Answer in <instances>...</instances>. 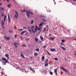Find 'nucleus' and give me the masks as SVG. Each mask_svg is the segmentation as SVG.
Listing matches in <instances>:
<instances>
[{
  "label": "nucleus",
  "mask_w": 76,
  "mask_h": 76,
  "mask_svg": "<svg viewBox=\"0 0 76 76\" xmlns=\"http://www.w3.org/2000/svg\"><path fill=\"white\" fill-rule=\"evenodd\" d=\"M30 69L31 70H32V72H34V73H35V70H34L33 69L31 68L30 67Z\"/></svg>",
  "instance_id": "obj_17"
},
{
  "label": "nucleus",
  "mask_w": 76,
  "mask_h": 76,
  "mask_svg": "<svg viewBox=\"0 0 76 76\" xmlns=\"http://www.w3.org/2000/svg\"><path fill=\"white\" fill-rule=\"evenodd\" d=\"M74 40H75V41H76V39H75Z\"/></svg>",
  "instance_id": "obj_55"
},
{
  "label": "nucleus",
  "mask_w": 76,
  "mask_h": 76,
  "mask_svg": "<svg viewBox=\"0 0 76 76\" xmlns=\"http://www.w3.org/2000/svg\"><path fill=\"white\" fill-rule=\"evenodd\" d=\"M1 48V46L0 45V48Z\"/></svg>",
  "instance_id": "obj_53"
},
{
  "label": "nucleus",
  "mask_w": 76,
  "mask_h": 76,
  "mask_svg": "<svg viewBox=\"0 0 76 76\" xmlns=\"http://www.w3.org/2000/svg\"><path fill=\"white\" fill-rule=\"evenodd\" d=\"M23 29H26V28L25 27H23Z\"/></svg>",
  "instance_id": "obj_42"
},
{
  "label": "nucleus",
  "mask_w": 76,
  "mask_h": 76,
  "mask_svg": "<svg viewBox=\"0 0 76 76\" xmlns=\"http://www.w3.org/2000/svg\"><path fill=\"white\" fill-rule=\"evenodd\" d=\"M60 47L62 48V49H63L64 50H66V48H64L63 47H62V46H60Z\"/></svg>",
  "instance_id": "obj_19"
},
{
  "label": "nucleus",
  "mask_w": 76,
  "mask_h": 76,
  "mask_svg": "<svg viewBox=\"0 0 76 76\" xmlns=\"http://www.w3.org/2000/svg\"><path fill=\"white\" fill-rule=\"evenodd\" d=\"M65 61H66V59H65Z\"/></svg>",
  "instance_id": "obj_57"
},
{
  "label": "nucleus",
  "mask_w": 76,
  "mask_h": 76,
  "mask_svg": "<svg viewBox=\"0 0 76 76\" xmlns=\"http://www.w3.org/2000/svg\"><path fill=\"white\" fill-rule=\"evenodd\" d=\"M13 44L14 45L15 47H18L19 43H17L16 42H14L13 43Z\"/></svg>",
  "instance_id": "obj_6"
},
{
  "label": "nucleus",
  "mask_w": 76,
  "mask_h": 76,
  "mask_svg": "<svg viewBox=\"0 0 76 76\" xmlns=\"http://www.w3.org/2000/svg\"><path fill=\"white\" fill-rule=\"evenodd\" d=\"M8 7H10V4L9 5H8Z\"/></svg>",
  "instance_id": "obj_32"
},
{
  "label": "nucleus",
  "mask_w": 76,
  "mask_h": 76,
  "mask_svg": "<svg viewBox=\"0 0 76 76\" xmlns=\"http://www.w3.org/2000/svg\"><path fill=\"white\" fill-rule=\"evenodd\" d=\"M0 10H4V8L1 7L0 8Z\"/></svg>",
  "instance_id": "obj_23"
},
{
  "label": "nucleus",
  "mask_w": 76,
  "mask_h": 76,
  "mask_svg": "<svg viewBox=\"0 0 76 76\" xmlns=\"http://www.w3.org/2000/svg\"><path fill=\"white\" fill-rule=\"evenodd\" d=\"M41 23H42V24L43 25H44V24H45V23H44V22H42Z\"/></svg>",
  "instance_id": "obj_39"
},
{
  "label": "nucleus",
  "mask_w": 76,
  "mask_h": 76,
  "mask_svg": "<svg viewBox=\"0 0 76 76\" xmlns=\"http://www.w3.org/2000/svg\"><path fill=\"white\" fill-rule=\"evenodd\" d=\"M73 1H76V0H72Z\"/></svg>",
  "instance_id": "obj_51"
},
{
  "label": "nucleus",
  "mask_w": 76,
  "mask_h": 76,
  "mask_svg": "<svg viewBox=\"0 0 76 76\" xmlns=\"http://www.w3.org/2000/svg\"><path fill=\"white\" fill-rule=\"evenodd\" d=\"M8 19L10 22L11 20H10V15H9V14H8Z\"/></svg>",
  "instance_id": "obj_14"
},
{
  "label": "nucleus",
  "mask_w": 76,
  "mask_h": 76,
  "mask_svg": "<svg viewBox=\"0 0 76 76\" xmlns=\"http://www.w3.org/2000/svg\"><path fill=\"white\" fill-rule=\"evenodd\" d=\"M2 23H1V26L3 28H5V27L4 26V22L3 20H1Z\"/></svg>",
  "instance_id": "obj_3"
},
{
  "label": "nucleus",
  "mask_w": 76,
  "mask_h": 76,
  "mask_svg": "<svg viewBox=\"0 0 76 76\" xmlns=\"http://www.w3.org/2000/svg\"><path fill=\"white\" fill-rule=\"evenodd\" d=\"M15 38H16V37H17V35L16 34L15 35Z\"/></svg>",
  "instance_id": "obj_44"
},
{
  "label": "nucleus",
  "mask_w": 76,
  "mask_h": 76,
  "mask_svg": "<svg viewBox=\"0 0 76 76\" xmlns=\"http://www.w3.org/2000/svg\"><path fill=\"white\" fill-rule=\"evenodd\" d=\"M28 29L29 31L30 32V34H32V31H31V30L30 29V27H29V26H28Z\"/></svg>",
  "instance_id": "obj_7"
},
{
  "label": "nucleus",
  "mask_w": 76,
  "mask_h": 76,
  "mask_svg": "<svg viewBox=\"0 0 76 76\" xmlns=\"http://www.w3.org/2000/svg\"><path fill=\"white\" fill-rule=\"evenodd\" d=\"M41 59L42 60V61H43L45 59V57H44V56H42Z\"/></svg>",
  "instance_id": "obj_13"
},
{
  "label": "nucleus",
  "mask_w": 76,
  "mask_h": 76,
  "mask_svg": "<svg viewBox=\"0 0 76 76\" xmlns=\"http://www.w3.org/2000/svg\"><path fill=\"white\" fill-rule=\"evenodd\" d=\"M48 66V63H46L45 65V66Z\"/></svg>",
  "instance_id": "obj_21"
},
{
  "label": "nucleus",
  "mask_w": 76,
  "mask_h": 76,
  "mask_svg": "<svg viewBox=\"0 0 76 76\" xmlns=\"http://www.w3.org/2000/svg\"><path fill=\"white\" fill-rule=\"evenodd\" d=\"M50 75H53V72H50Z\"/></svg>",
  "instance_id": "obj_34"
},
{
  "label": "nucleus",
  "mask_w": 76,
  "mask_h": 76,
  "mask_svg": "<svg viewBox=\"0 0 76 76\" xmlns=\"http://www.w3.org/2000/svg\"><path fill=\"white\" fill-rule=\"evenodd\" d=\"M40 38L42 41L43 40V37L41 36H40Z\"/></svg>",
  "instance_id": "obj_25"
},
{
  "label": "nucleus",
  "mask_w": 76,
  "mask_h": 76,
  "mask_svg": "<svg viewBox=\"0 0 76 76\" xmlns=\"http://www.w3.org/2000/svg\"><path fill=\"white\" fill-rule=\"evenodd\" d=\"M20 55H21V57H23V58H25V57L23 56V53H20Z\"/></svg>",
  "instance_id": "obj_11"
},
{
  "label": "nucleus",
  "mask_w": 76,
  "mask_h": 76,
  "mask_svg": "<svg viewBox=\"0 0 76 76\" xmlns=\"http://www.w3.org/2000/svg\"><path fill=\"white\" fill-rule=\"evenodd\" d=\"M4 22H6V18H4Z\"/></svg>",
  "instance_id": "obj_46"
},
{
  "label": "nucleus",
  "mask_w": 76,
  "mask_h": 76,
  "mask_svg": "<svg viewBox=\"0 0 76 76\" xmlns=\"http://www.w3.org/2000/svg\"><path fill=\"white\" fill-rule=\"evenodd\" d=\"M53 1H54V2L55 1L54 0Z\"/></svg>",
  "instance_id": "obj_58"
},
{
  "label": "nucleus",
  "mask_w": 76,
  "mask_h": 76,
  "mask_svg": "<svg viewBox=\"0 0 76 76\" xmlns=\"http://www.w3.org/2000/svg\"><path fill=\"white\" fill-rule=\"evenodd\" d=\"M1 3H0V5H1Z\"/></svg>",
  "instance_id": "obj_59"
},
{
  "label": "nucleus",
  "mask_w": 76,
  "mask_h": 76,
  "mask_svg": "<svg viewBox=\"0 0 76 76\" xmlns=\"http://www.w3.org/2000/svg\"><path fill=\"white\" fill-rule=\"evenodd\" d=\"M43 48H46V47H47V45H45V46H43L42 47Z\"/></svg>",
  "instance_id": "obj_24"
},
{
  "label": "nucleus",
  "mask_w": 76,
  "mask_h": 76,
  "mask_svg": "<svg viewBox=\"0 0 76 76\" xmlns=\"http://www.w3.org/2000/svg\"><path fill=\"white\" fill-rule=\"evenodd\" d=\"M29 39H28V38H26V41H28V40H29Z\"/></svg>",
  "instance_id": "obj_40"
},
{
  "label": "nucleus",
  "mask_w": 76,
  "mask_h": 76,
  "mask_svg": "<svg viewBox=\"0 0 76 76\" xmlns=\"http://www.w3.org/2000/svg\"><path fill=\"white\" fill-rule=\"evenodd\" d=\"M42 20L43 21H46V20L44 19H42Z\"/></svg>",
  "instance_id": "obj_41"
},
{
  "label": "nucleus",
  "mask_w": 76,
  "mask_h": 76,
  "mask_svg": "<svg viewBox=\"0 0 76 76\" xmlns=\"http://www.w3.org/2000/svg\"><path fill=\"white\" fill-rule=\"evenodd\" d=\"M44 31H45V29H44Z\"/></svg>",
  "instance_id": "obj_52"
},
{
  "label": "nucleus",
  "mask_w": 76,
  "mask_h": 76,
  "mask_svg": "<svg viewBox=\"0 0 76 76\" xmlns=\"http://www.w3.org/2000/svg\"><path fill=\"white\" fill-rule=\"evenodd\" d=\"M41 29V27H39L37 28V30H39V31Z\"/></svg>",
  "instance_id": "obj_28"
},
{
  "label": "nucleus",
  "mask_w": 76,
  "mask_h": 76,
  "mask_svg": "<svg viewBox=\"0 0 76 76\" xmlns=\"http://www.w3.org/2000/svg\"><path fill=\"white\" fill-rule=\"evenodd\" d=\"M50 39L51 40H54V38H50Z\"/></svg>",
  "instance_id": "obj_30"
},
{
  "label": "nucleus",
  "mask_w": 76,
  "mask_h": 76,
  "mask_svg": "<svg viewBox=\"0 0 76 76\" xmlns=\"http://www.w3.org/2000/svg\"><path fill=\"white\" fill-rule=\"evenodd\" d=\"M20 39H22V40H23V39L22 38V37H20Z\"/></svg>",
  "instance_id": "obj_43"
},
{
  "label": "nucleus",
  "mask_w": 76,
  "mask_h": 76,
  "mask_svg": "<svg viewBox=\"0 0 76 76\" xmlns=\"http://www.w3.org/2000/svg\"><path fill=\"white\" fill-rule=\"evenodd\" d=\"M0 52H1V51H0Z\"/></svg>",
  "instance_id": "obj_63"
},
{
  "label": "nucleus",
  "mask_w": 76,
  "mask_h": 76,
  "mask_svg": "<svg viewBox=\"0 0 76 76\" xmlns=\"http://www.w3.org/2000/svg\"><path fill=\"white\" fill-rule=\"evenodd\" d=\"M61 42H64V41H65V40L64 39H62L61 40Z\"/></svg>",
  "instance_id": "obj_31"
},
{
  "label": "nucleus",
  "mask_w": 76,
  "mask_h": 76,
  "mask_svg": "<svg viewBox=\"0 0 76 76\" xmlns=\"http://www.w3.org/2000/svg\"><path fill=\"white\" fill-rule=\"evenodd\" d=\"M35 40L36 42H38V39H37V37L35 38Z\"/></svg>",
  "instance_id": "obj_20"
},
{
  "label": "nucleus",
  "mask_w": 76,
  "mask_h": 76,
  "mask_svg": "<svg viewBox=\"0 0 76 76\" xmlns=\"http://www.w3.org/2000/svg\"><path fill=\"white\" fill-rule=\"evenodd\" d=\"M51 34H49V36H51Z\"/></svg>",
  "instance_id": "obj_54"
},
{
  "label": "nucleus",
  "mask_w": 76,
  "mask_h": 76,
  "mask_svg": "<svg viewBox=\"0 0 76 76\" xmlns=\"http://www.w3.org/2000/svg\"><path fill=\"white\" fill-rule=\"evenodd\" d=\"M5 56L6 57H7V58L8 59H9V55L7 54H5Z\"/></svg>",
  "instance_id": "obj_10"
},
{
  "label": "nucleus",
  "mask_w": 76,
  "mask_h": 76,
  "mask_svg": "<svg viewBox=\"0 0 76 76\" xmlns=\"http://www.w3.org/2000/svg\"><path fill=\"white\" fill-rule=\"evenodd\" d=\"M54 72H55V73H56V75H57V70L55 69H54Z\"/></svg>",
  "instance_id": "obj_12"
},
{
  "label": "nucleus",
  "mask_w": 76,
  "mask_h": 76,
  "mask_svg": "<svg viewBox=\"0 0 76 76\" xmlns=\"http://www.w3.org/2000/svg\"><path fill=\"white\" fill-rule=\"evenodd\" d=\"M5 38L7 40H9V39H10V37H5Z\"/></svg>",
  "instance_id": "obj_16"
},
{
  "label": "nucleus",
  "mask_w": 76,
  "mask_h": 76,
  "mask_svg": "<svg viewBox=\"0 0 76 76\" xmlns=\"http://www.w3.org/2000/svg\"><path fill=\"white\" fill-rule=\"evenodd\" d=\"M4 1L5 0H4ZM7 1H8V2H9V0H6Z\"/></svg>",
  "instance_id": "obj_50"
},
{
  "label": "nucleus",
  "mask_w": 76,
  "mask_h": 76,
  "mask_svg": "<svg viewBox=\"0 0 76 76\" xmlns=\"http://www.w3.org/2000/svg\"><path fill=\"white\" fill-rule=\"evenodd\" d=\"M50 51L52 52H54V51H56V49L55 48H51Z\"/></svg>",
  "instance_id": "obj_8"
},
{
  "label": "nucleus",
  "mask_w": 76,
  "mask_h": 76,
  "mask_svg": "<svg viewBox=\"0 0 76 76\" xmlns=\"http://www.w3.org/2000/svg\"><path fill=\"white\" fill-rule=\"evenodd\" d=\"M1 69V67L0 66V69Z\"/></svg>",
  "instance_id": "obj_56"
},
{
  "label": "nucleus",
  "mask_w": 76,
  "mask_h": 76,
  "mask_svg": "<svg viewBox=\"0 0 76 76\" xmlns=\"http://www.w3.org/2000/svg\"><path fill=\"white\" fill-rule=\"evenodd\" d=\"M21 12H26L27 13V16H28V18H29V15L30 14H31V15H33V13L31 11H26L24 9L23 10H22Z\"/></svg>",
  "instance_id": "obj_1"
},
{
  "label": "nucleus",
  "mask_w": 76,
  "mask_h": 76,
  "mask_svg": "<svg viewBox=\"0 0 76 76\" xmlns=\"http://www.w3.org/2000/svg\"><path fill=\"white\" fill-rule=\"evenodd\" d=\"M31 28L32 29V30L33 32H34V33H35V32H36V31H34V30L33 29H34V26H33L31 27Z\"/></svg>",
  "instance_id": "obj_9"
},
{
  "label": "nucleus",
  "mask_w": 76,
  "mask_h": 76,
  "mask_svg": "<svg viewBox=\"0 0 76 76\" xmlns=\"http://www.w3.org/2000/svg\"><path fill=\"white\" fill-rule=\"evenodd\" d=\"M74 55L75 56H76V53H74Z\"/></svg>",
  "instance_id": "obj_49"
},
{
  "label": "nucleus",
  "mask_w": 76,
  "mask_h": 76,
  "mask_svg": "<svg viewBox=\"0 0 76 76\" xmlns=\"http://www.w3.org/2000/svg\"><path fill=\"white\" fill-rule=\"evenodd\" d=\"M34 30L35 31H37V30H38V28H35L34 29Z\"/></svg>",
  "instance_id": "obj_36"
},
{
  "label": "nucleus",
  "mask_w": 76,
  "mask_h": 76,
  "mask_svg": "<svg viewBox=\"0 0 76 76\" xmlns=\"http://www.w3.org/2000/svg\"><path fill=\"white\" fill-rule=\"evenodd\" d=\"M23 46L24 47H26V46L25 45V44L23 45Z\"/></svg>",
  "instance_id": "obj_48"
},
{
  "label": "nucleus",
  "mask_w": 76,
  "mask_h": 76,
  "mask_svg": "<svg viewBox=\"0 0 76 76\" xmlns=\"http://www.w3.org/2000/svg\"><path fill=\"white\" fill-rule=\"evenodd\" d=\"M55 4H56V2H55Z\"/></svg>",
  "instance_id": "obj_61"
},
{
  "label": "nucleus",
  "mask_w": 76,
  "mask_h": 76,
  "mask_svg": "<svg viewBox=\"0 0 76 76\" xmlns=\"http://www.w3.org/2000/svg\"><path fill=\"white\" fill-rule=\"evenodd\" d=\"M70 1H72V0H69Z\"/></svg>",
  "instance_id": "obj_62"
},
{
  "label": "nucleus",
  "mask_w": 76,
  "mask_h": 76,
  "mask_svg": "<svg viewBox=\"0 0 76 76\" xmlns=\"http://www.w3.org/2000/svg\"><path fill=\"white\" fill-rule=\"evenodd\" d=\"M15 14L14 16V18H16L17 19H18V12L16 11H15Z\"/></svg>",
  "instance_id": "obj_4"
},
{
  "label": "nucleus",
  "mask_w": 76,
  "mask_h": 76,
  "mask_svg": "<svg viewBox=\"0 0 76 76\" xmlns=\"http://www.w3.org/2000/svg\"><path fill=\"white\" fill-rule=\"evenodd\" d=\"M35 26L36 27V28H38V26H37V25H36Z\"/></svg>",
  "instance_id": "obj_45"
},
{
  "label": "nucleus",
  "mask_w": 76,
  "mask_h": 76,
  "mask_svg": "<svg viewBox=\"0 0 76 76\" xmlns=\"http://www.w3.org/2000/svg\"><path fill=\"white\" fill-rule=\"evenodd\" d=\"M34 23V20H32L31 22V24H32V23Z\"/></svg>",
  "instance_id": "obj_35"
},
{
  "label": "nucleus",
  "mask_w": 76,
  "mask_h": 76,
  "mask_svg": "<svg viewBox=\"0 0 76 76\" xmlns=\"http://www.w3.org/2000/svg\"><path fill=\"white\" fill-rule=\"evenodd\" d=\"M60 68L62 70H63V71H64V72H67V71L66 70V69H65V68L61 66L60 67Z\"/></svg>",
  "instance_id": "obj_5"
},
{
  "label": "nucleus",
  "mask_w": 76,
  "mask_h": 76,
  "mask_svg": "<svg viewBox=\"0 0 76 76\" xmlns=\"http://www.w3.org/2000/svg\"><path fill=\"white\" fill-rule=\"evenodd\" d=\"M48 59L47 61H46L45 62V63H47L48 62Z\"/></svg>",
  "instance_id": "obj_37"
},
{
  "label": "nucleus",
  "mask_w": 76,
  "mask_h": 76,
  "mask_svg": "<svg viewBox=\"0 0 76 76\" xmlns=\"http://www.w3.org/2000/svg\"><path fill=\"white\" fill-rule=\"evenodd\" d=\"M2 16H4V14H2Z\"/></svg>",
  "instance_id": "obj_47"
},
{
  "label": "nucleus",
  "mask_w": 76,
  "mask_h": 76,
  "mask_svg": "<svg viewBox=\"0 0 76 76\" xmlns=\"http://www.w3.org/2000/svg\"><path fill=\"white\" fill-rule=\"evenodd\" d=\"M42 25V23H40L39 25V26H41Z\"/></svg>",
  "instance_id": "obj_27"
},
{
  "label": "nucleus",
  "mask_w": 76,
  "mask_h": 76,
  "mask_svg": "<svg viewBox=\"0 0 76 76\" xmlns=\"http://www.w3.org/2000/svg\"><path fill=\"white\" fill-rule=\"evenodd\" d=\"M74 52H75V53H76V51H74Z\"/></svg>",
  "instance_id": "obj_60"
},
{
  "label": "nucleus",
  "mask_w": 76,
  "mask_h": 76,
  "mask_svg": "<svg viewBox=\"0 0 76 76\" xmlns=\"http://www.w3.org/2000/svg\"><path fill=\"white\" fill-rule=\"evenodd\" d=\"M4 18L5 19H6V18H7V16H6V15H4Z\"/></svg>",
  "instance_id": "obj_38"
},
{
  "label": "nucleus",
  "mask_w": 76,
  "mask_h": 76,
  "mask_svg": "<svg viewBox=\"0 0 76 76\" xmlns=\"http://www.w3.org/2000/svg\"><path fill=\"white\" fill-rule=\"evenodd\" d=\"M46 51L47 53H48V54H49V55H51L50 53L48 51L46 50Z\"/></svg>",
  "instance_id": "obj_26"
},
{
  "label": "nucleus",
  "mask_w": 76,
  "mask_h": 76,
  "mask_svg": "<svg viewBox=\"0 0 76 76\" xmlns=\"http://www.w3.org/2000/svg\"><path fill=\"white\" fill-rule=\"evenodd\" d=\"M35 50L36 51H39V48L35 49Z\"/></svg>",
  "instance_id": "obj_18"
},
{
  "label": "nucleus",
  "mask_w": 76,
  "mask_h": 76,
  "mask_svg": "<svg viewBox=\"0 0 76 76\" xmlns=\"http://www.w3.org/2000/svg\"><path fill=\"white\" fill-rule=\"evenodd\" d=\"M1 58L2 60H3V61H5L4 62V64L5 65H6V63H8V60H6V58H4L3 57H2Z\"/></svg>",
  "instance_id": "obj_2"
},
{
  "label": "nucleus",
  "mask_w": 76,
  "mask_h": 76,
  "mask_svg": "<svg viewBox=\"0 0 76 76\" xmlns=\"http://www.w3.org/2000/svg\"><path fill=\"white\" fill-rule=\"evenodd\" d=\"M34 56H38V54L37 53H34Z\"/></svg>",
  "instance_id": "obj_22"
},
{
  "label": "nucleus",
  "mask_w": 76,
  "mask_h": 76,
  "mask_svg": "<svg viewBox=\"0 0 76 76\" xmlns=\"http://www.w3.org/2000/svg\"><path fill=\"white\" fill-rule=\"evenodd\" d=\"M25 32H26V31H24L21 33V35H23V34H24V33H25Z\"/></svg>",
  "instance_id": "obj_15"
},
{
  "label": "nucleus",
  "mask_w": 76,
  "mask_h": 76,
  "mask_svg": "<svg viewBox=\"0 0 76 76\" xmlns=\"http://www.w3.org/2000/svg\"><path fill=\"white\" fill-rule=\"evenodd\" d=\"M54 60H58V58H54Z\"/></svg>",
  "instance_id": "obj_33"
},
{
  "label": "nucleus",
  "mask_w": 76,
  "mask_h": 76,
  "mask_svg": "<svg viewBox=\"0 0 76 76\" xmlns=\"http://www.w3.org/2000/svg\"><path fill=\"white\" fill-rule=\"evenodd\" d=\"M23 29H18V31H23Z\"/></svg>",
  "instance_id": "obj_29"
}]
</instances>
